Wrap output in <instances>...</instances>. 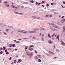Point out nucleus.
<instances>
[{"instance_id": "f257e3e1", "label": "nucleus", "mask_w": 65, "mask_h": 65, "mask_svg": "<svg viewBox=\"0 0 65 65\" xmlns=\"http://www.w3.org/2000/svg\"><path fill=\"white\" fill-rule=\"evenodd\" d=\"M25 51L26 52V54H27L28 56H30L31 57V56H32L33 55V53L31 52L30 54V53L26 50L25 49Z\"/></svg>"}, {"instance_id": "f03ea898", "label": "nucleus", "mask_w": 65, "mask_h": 65, "mask_svg": "<svg viewBox=\"0 0 65 65\" xmlns=\"http://www.w3.org/2000/svg\"><path fill=\"white\" fill-rule=\"evenodd\" d=\"M39 30V29H37V28H34L32 29V30H33V31H38Z\"/></svg>"}, {"instance_id": "7ed1b4c3", "label": "nucleus", "mask_w": 65, "mask_h": 65, "mask_svg": "<svg viewBox=\"0 0 65 65\" xmlns=\"http://www.w3.org/2000/svg\"><path fill=\"white\" fill-rule=\"evenodd\" d=\"M31 18L32 19H38V17H35L32 16L31 17Z\"/></svg>"}, {"instance_id": "20e7f679", "label": "nucleus", "mask_w": 65, "mask_h": 65, "mask_svg": "<svg viewBox=\"0 0 65 65\" xmlns=\"http://www.w3.org/2000/svg\"><path fill=\"white\" fill-rule=\"evenodd\" d=\"M11 7H13V8H15L16 9H18V7L14 6H13V5H11Z\"/></svg>"}, {"instance_id": "39448f33", "label": "nucleus", "mask_w": 65, "mask_h": 65, "mask_svg": "<svg viewBox=\"0 0 65 65\" xmlns=\"http://www.w3.org/2000/svg\"><path fill=\"white\" fill-rule=\"evenodd\" d=\"M60 42H61V44H62V45H65V43H64V42L62 41V40L60 41Z\"/></svg>"}, {"instance_id": "423d86ee", "label": "nucleus", "mask_w": 65, "mask_h": 65, "mask_svg": "<svg viewBox=\"0 0 65 65\" xmlns=\"http://www.w3.org/2000/svg\"><path fill=\"white\" fill-rule=\"evenodd\" d=\"M21 61H22V60L19 59L18 60L17 63H20L21 62Z\"/></svg>"}, {"instance_id": "0eeeda50", "label": "nucleus", "mask_w": 65, "mask_h": 65, "mask_svg": "<svg viewBox=\"0 0 65 65\" xmlns=\"http://www.w3.org/2000/svg\"><path fill=\"white\" fill-rule=\"evenodd\" d=\"M14 42H16V43H20V42L19 41H16L15 40H14Z\"/></svg>"}, {"instance_id": "6e6552de", "label": "nucleus", "mask_w": 65, "mask_h": 65, "mask_svg": "<svg viewBox=\"0 0 65 65\" xmlns=\"http://www.w3.org/2000/svg\"><path fill=\"white\" fill-rule=\"evenodd\" d=\"M48 24H49L50 25H55V24L53 23H48Z\"/></svg>"}, {"instance_id": "1a4fd4ad", "label": "nucleus", "mask_w": 65, "mask_h": 65, "mask_svg": "<svg viewBox=\"0 0 65 65\" xmlns=\"http://www.w3.org/2000/svg\"><path fill=\"white\" fill-rule=\"evenodd\" d=\"M49 53L50 54H51V55H54L55 54V53H54L50 51H49Z\"/></svg>"}, {"instance_id": "9d476101", "label": "nucleus", "mask_w": 65, "mask_h": 65, "mask_svg": "<svg viewBox=\"0 0 65 65\" xmlns=\"http://www.w3.org/2000/svg\"><path fill=\"white\" fill-rule=\"evenodd\" d=\"M18 31L20 32H23V30H21V29H19L18 30Z\"/></svg>"}, {"instance_id": "9b49d317", "label": "nucleus", "mask_w": 65, "mask_h": 65, "mask_svg": "<svg viewBox=\"0 0 65 65\" xmlns=\"http://www.w3.org/2000/svg\"><path fill=\"white\" fill-rule=\"evenodd\" d=\"M29 51H32V50H33V49L32 48H29Z\"/></svg>"}, {"instance_id": "f8f14e48", "label": "nucleus", "mask_w": 65, "mask_h": 65, "mask_svg": "<svg viewBox=\"0 0 65 65\" xmlns=\"http://www.w3.org/2000/svg\"><path fill=\"white\" fill-rule=\"evenodd\" d=\"M22 32H23V33H27V31L26 30H23Z\"/></svg>"}, {"instance_id": "ddd939ff", "label": "nucleus", "mask_w": 65, "mask_h": 65, "mask_svg": "<svg viewBox=\"0 0 65 65\" xmlns=\"http://www.w3.org/2000/svg\"><path fill=\"white\" fill-rule=\"evenodd\" d=\"M36 32L34 31H31V33H35Z\"/></svg>"}, {"instance_id": "4468645a", "label": "nucleus", "mask_w": 65, "mask_h": 65, "mask_svg": "<svg viewBox=\"0 0 65 65\" xmlns=\"http://www.w3.org/2000/svg\"><path fill=\"white\" fill-rule=\"evenodd\" d=\"M40 30H44V28H40Z\"/></svg>"}, {"instance_id": "2eb2a0df", "label": "nucleus", "mask_w": 65, "mask_h": 65, "mask_svg": "<svg viewBox=\"0 0 65 65\" xmlns=\"http://www.w3.org/2000/svg\"><path fill=\"white\" fill-rule=\"evenodd\" d=\"M48 37H49V38H51V36H50V34H48Z\"/></svg>"}, {"instance_id": "dca6fc26", "label": "nucleus", "mask_w": 65, "mask_h": 65, "mask_svg": "<svg viewBox=\"0 0 65 65\" xmlns=\"http://www.w3.org/2000/svg\"><path fill=\"white\" fill-rule=\"evenodd\" d=\"M12 46V44H9V47H11Z\"/></svg>"}, {"instance_id": "f3484780", "label": "nucleus", "mask_w": 65, "mask_h": 65, "mask_svg": "<svg viewBox=\"0 0 65 65\" xmlns=\"http://www.w3.org/2000/svg\"><path fill=\"white\" fill-rule=\"evenodd\" d=\"M41 60H40V59H39L38 60V61L39 62H41Z\"/></svg>"}, {"instance_id": "a211bd4d", "label": "nucleus", "mask_w": 65, "mask_h": 65, "mask_svg": "<svg viewBox=\"0 0 65 65\" xmlns=\"http://www.w3.org/2000/svg\"><path fill=\"white\" fill-rule=\"evenodd\" d=\"M65 19H63L62 21H61V22L62 23V22H62V23H63L64 22H65Z\"/></svg>"}, {"instance_id": "6ab92c4d", "label": "nucleus", "mask_w": 65, "mask_h": 65, "mask_svg": "<svg viewBox=\"0 0 65 65\" xmlns=\"http://www.w3.org/2000/svg\"><path fill=\"white\" fill-rule=\"evenodd\" d=\"M34 58L35 59H38V57H37L36 56H35Z\"/></svg>"}, {"instance_id": "aec40b11", "label": "nucleus", "mask_w": 65, "mask_h": 65, "mask_svg": "<svg viewBox=\"0 0 65 65\" xmlns=\"http://www.w3.org/2000/svg\"><path fill=\"white\" fill-rule=\"evenodd\" d=\"M8 50H12V49L10 48H8Z\"/></svg>"}, {"instance_id": "412c9836", "label": "nucleus", "mask_w": 65, "mask_h": 65, "mask_svg": "<svg viewBox=\"0 0 65 65\" xmlns=\"http://www.w3.org/2000/svg\"><path fill=\"white\" fill-rule=\"evenodd\" d=\"M52 30H53V31H56V29L54 28H53V29H52Z\"/></svg>"}, {"instance_id": "4be33fe9", "label": "nucleus", "mask_w": 65, "mask_h": 65, "mask_svg": "<svg viewBox=\"0 0 65 65\" xmlns=\"http://www.w3.org/2000/svg\"><path fill=\"white\" fill-rule=\"evenodd\" d=\"M30 47H34V46L33 45H30Z\"/></svg>"}, {"instance_id": "5701e85b", "label": "nucleus", "mask_w": 65, "mask_h": 65, "mask_svg": "<svg viewBox=\"0 0 65 65\" xmlns=\"http://www.w3.org/2000/svg\"><path fill=\"white\" fill-rule=\"evenodd\" d=\"M28 33H32V31H30V30H28Z\"/></svg>"}, {"instance_id": "b1692460", "label": "nucleus", "mask_w": 65, "mask_h": 65, "mask_svg": "<svg viewBox=\"0 0 65 65\" xmlns=\"http://www.w3.org/2000/svg\"><path fill=\"white\" fill-rule=\"evenodd\" d=\"M38 56L39 58H41V56L40 55H38Z\"/></svg>"}, {"instance_id": "393cba45", "label": "nucleus", "mask_w": 65, "mask_h": 65, "mask_svg": "<svg viewBox=\"0 0 65 65\" xmlns=\"http://www.w3.org/2000/svg\"><path fill=\"white\" fill-rule=\"evenodd\" d=\"M16 62H17V61H16V60H15L14 61V64H15V63H16Z\"/></svg>"}, {"instance_id": "a878e982", "label": "nucleus", "mask_w": 65, "mask_h": 65, "mask_svg": "<svg viewBox=\"0 0 65 65\" xmlns=\"http://www.w3.org/2000/svg\"><path fill=\"white\" fill-rule=\"evenodd\" d=\"M54 27H55V28H58V26H57L56 25L54 26Z\"/></svg>"}, {"instance_id": "bb28decb", "label": "nucleus", "mask_w": 65, "mask_h": 65, "mask_svg": "<svg viewBox=\"0 0 65 65\" xmlns=\"http://www.w3.org/2000/svg\"><path fill=\"white\" fill-rule=\"evenodd\" d=\"M35 52L36 54H37V51H36V50H35Z\"/></svg>"}, {"instance_id": "cd10ccee", "label": "nucleus", "mask_w": 65, "mask_h": 65, "mask_svg": "<svg viewBox=\"0 0 65 65\" xmlns=\"http://www.w3.org/2000/svg\"><path fill=\"white\" fill-rule=\"evenodd\" d=\"M55 33L54 34H53L52 36V37H54V36H55Z\"/></svg>"}, {"instance_id": "c85d7f7f", "label": "nucleus", "mask_w": 65, "mask_h": 65, "mask_svg": "<svg viewBox=\"0 0 65 65\" xmlns=\"http://www.w3.org/2000/svg\"><path fill=\"white\" fill-rule=\"evenodd\" d=\"M63 30H65V27L64 26H63Z\"/></svg>"}, {"instance_id": "c756f323", "label": "nucleus", "mask_w": 65, "mask_h": 65, "mask_svg": "<svg viewBox=\"0 0 65 65\" xmlns=\"http://www.w3.org/2000/svg\"><path fill=\"white\" fill-rule=\"evenodd\" d=\"M50 29H51V30H53V28L52 27H50Z\"/></svg>"}, {"instance_id": "7c9ffc66", "label": "nucleus", "mask_w": 65, "mask_h": 65, "mask_svg": "<svg viewBox=\"0 0 65 65\" xmlns=\"http://www.w3.org/2000/svg\"><path fill=\"white\" fill-rule=\"evenodd\" d=\"M6 55H8L9 54V53L8 52H7L6 53Z\"/></svg>"}, {"instance_id": "2f4dec72", "label": "nucleus", "mask_w": 65, "mask_h": 65, "mask_svg": "<svg viewBox=\"0 0 65 65\" xmlns=\"http://www.w3.org/2000/svg\"><path fill=\"white\" fill-rule=\"evenodd\" d=\"M47 56H51V55L48 54H47Z\"/></svg>"}, {"instance_id": "473e14b6", "label": "nucleus", "mask_w": 65, "mask_h": 65, "mask_svg": "<svg viewBox=\"0 0 65 65\" xmlns=\"http://www.w3.org/2000/svg\"><path fill=\"white\" fill-rule=\"evenodd\" d=\"M42 40H43V41H44V39L42 37Z\"/></svg>"}, {"instance_id": "72a5a7b5", "label": "nucleus", "mask_w": 65, "mask_h": 65, "mask_svg": "<svg viewBox=\"0 0 65 65\" xmlns=\"http://www.w3.org/2000/svg\"><path fill=\"white\" fill-rule=\"evenodd\" d=\"M0 53L1 54H2L3 53V52H2V51H1V52Z\"/></svg>"}, {"instance_id": "f704fd0d", "label": "nucleus", "mask_w": 65, "mask_h": 65, "mask_svg": "<svg viewBox=\"0 0 65 65\" xmlns=\"http://www.w3.org/2000/svg\"><path fill=\"white\" fill-rule=\"evenodd\" d=\"M48 43H52V41H49L48 42Z\"/></svg>"}, {"instance_id": "c9c22d12", "label": "nucleus", "mask_w": 65, "mask_h": 65, "mask_svg": "<svg viewBox=\"0 0 65 65\" xmlns=\"http://www.w3.org/2000/svg\"><path fill=\"white\" fill-rule=\"evenodd\" d=\"M56 51H57V52H60V51H59V50H58L56 49Z\"/></svg>"}, {"instance_id": "e433bc0d", "label": "nucleus", "mask_w": 65, "mask_h": 65, "mask_svg": "<svg viewBox=\"0 0 65 65\" xmlns=\"http://www.w3.org/2000/svg\"><path fill=\"white\" fill-rule=\"evenodd\" d=\"M59 35H58L57 37V38H59Z\"/></svg>"}, {"instance_id": "4c0bfd02", "label": "nucleus", "mask_w": 65, "mask_h": 65, "mask_svg": "<svg viewBox=\"0 0 65 65\" xmlns=\"http://www.w3.org/2000/svg\"><path fill=\"white\" fill-rule=\"evenodd\" d=\"M12 46H13V47H14V46H15V44H14L13 45H12Z\"/></svg>"}, {"instance_id": "58836bf2", "label": "nucleus", "mask_w": 65, "mask_h": 65, "mask_svg": "<svg viewBox=\"0 0 65 65\" xmlns=\"http://www.w3.org/2000/svg\"><path fill=\"white\" fill-rule=\"evenodd\" d=\"M47 7H48V6H49V5L48 4H47Z\"/></svg>"}, {"instance_id": "ea45409f", "label": "nucleus", "mask_w": 65, "mask_h": 65, "mask_svg": "<svg viewBox=\"0 0 65 65\" xmlns=\"http://www.w3.org/2000/svg\"><path fill=\"white\" fill-rule=\"evenodd\" d=\"M36 5H37V4H38V2H36Z\"/></svg>"}, {"instance_id": "a19ab883", "label": "nucleus", "mask_w": 65, "mask_h": 65, "mask_svg": "<svg viewBox=\"0 0 65 65\" xmlns=\"http://www.w3.org/2000/svg\"><path fill=\"white\" fill-rule=\"evenodd\" d=\"M8 30H9V29H6V31H7V32H8Z\"/></svg>"}, {"instance_id": "79ce46f5", "label": "nucleus", "mask_w": 65, "mask_h": 65, "mask_svg": "<svg viewBox=\"0 0 65 65\" xmlns=\"http://www.w3.org/2000/svg\"><path fill=\"white\" fill-rule=\"evenodd\" d=\"M11 58H12L11 57H10L9 59V60H10L11 59Z\"/></svg>"}, {"instance_id": "37998d69", "label": "nucleus", "mask_w": 65, "mask_h": 65, "mask_svg": "<svg viewBox=\"0 0 65 65\" xmlns=\"http://www.w3.org/2000/svg\"><path fill=\"white\" fill-rule=\"evenodd\" d=\"M31 3H34V1H31Z\"/></svg>"}, {"instance_id": "c03bdc74", "label": "nucleus", "mask_w": 65, "mask_h": 65, "mask_svg": "<svg viewBox=\"0 0 65 65\" xmlns=\"http://www.w3.org/2000/svg\"><path fill=\"white\" fill-rule=\"evenodd\" d=\"M44 1H42V3H42H42H44Z\"/></svg>"}, {"instance_id": "a18cd8bd", "label": "nucleus", "mask_w": 65, "mask_h": 65, "mask_svg": "<svg viewBox=\"0 0 65 65\" xmlns=\"http://www.w3.org/2000/svg\"><path fill=\"white\" fill-rule=\"evenodd\" d=\"M41 3H39L38 4V5H40V4H41Z\"/></svg>"}, {"instance_id": "49530a36", "label": "nucleus", "mask_w": 65, "mask_h": 65, "mask_svg": "<svg viewBox=\"0 0 65 65\" xmlns=\"http://www.w3.org/2000/svg\"><path fill=\"white\" fill-rule=\"evenodd\" d=\"M50 17H52V14H51L50 15Z\"/></svg>"}, {"instance_id": "de8ad7c7", "label": "nucleus", "mask_w": 65, "mask_h": 65, "mask_svg": "<svg viewBox=\"0 0 65 65\" xmlns=\"http://www.w3.org/2000/svg\"><path fill=\"white\" fill-rule=\"evenodd\" d=\"M7 7H9V5H8L7 6Z\"/></svg>"}, {"instance_id": "09e8293b", "label": "nucleus", "mask_w": 65, "mask_h": 65, "mask_svg": "<svg viewBox=\"0 0 65 65\" xmlns=\"http://www.w3.org/2000/svg\"><path fill=\"white\" fill-rule=\"evenodd\" d=\"M53 47H54V48H55V45H53Z\"/></svg>"}, {"instance_id": "8fccbe9b", "label": "nucleus", "mask_w": 65, "mask_h": 65, "mask_svg": "<svg viewBox=\"0 0 65 65\" xmlns=\"http://www.w3.org/2000/svg\"><path fill=\"white\" fill-rule=\"evenodd\" d=\"M19 40H22V39H19Z\"/></svg>"}, {"instance_id": "3c124183", "label": "nucleus", "mask_w": 65, "mask_h": 65, "mask_svg": "<svg viewBox=\"0 0 65 65\" xmlns=\"http://www.w3.org/2000/svg\"><path fill=\"white\" fill-rule=\"evenodd\" d=\"M7 50H6L5 51V52H7Z\"/></svg>"}, {"instance_id": "603ef678", "label": "nucleus", "mask_w": 65, "mask_h": 65, "mask_svg": "<svg viewBox=\"0 0 65 65\" xmlns=\"http://www.w3.org/2000/svg\"><path fill=\"white\" fill-rule=\"evenodd\" d=\"M19 14H21V15H22V14H23L20 13H19Z\"/></svg>"}, {"instance_id": "864d4df0", "label": "nucleus", "mask_w": 65, "mask_h": 65, "mask_svg": "<svg viewBox=\"0 0 65 65\" xmlns=\"http://www.w3.org/2000/svg\"><path fill=\"white\" fill-rule=\"evenodd\" d=\"M3 48H4V50H5V47H3Z\"/></svg>"}, {"instance_id": "5fc2aeb1", "label": "nucleus", "mask_w": 65, "mask_h": 65, "mask_svg": "<svg viewBox=\"0 0 65 65\" xmlns=\"http://www.w3.org/2000/svg\"><path fill=\"white\" fill-rule=\"evenodd\" d=\"M11 34H13V31L11 32Z\"/></svg>"}, {"instance_id": "6e6d98bb", "label": "nucleus", "mask_w": 65, "mask_h": 65, "mask_svg": "<svg viewBox=\"0 0 65 65\" xmlns=\"http://www.w3.org/2000/svg\"><path fill=\"white\" fill-rule=\"evenodd\" d=\"M51 5H53V3H51Z\"/></svg>"}, {"instance_id": "4d7b16f0", "label": "nucleus", "mask_w": 65, "mask_h": 65, "mask_svg": "<svg viewBox=\"0 0 65 65\" xmlns=\"http://www.w3.org/2000/svg\"><path fill=\"white\" fill-rule=\"evenodd\" d=\"M10 28H13V27H12V26H11V27H10Z\"/></svg>"}, {"instance_id": "13d9d810", "label": "nucleus", "mask_w": 65, "mask_h": 65, "mask_svg": "<svg viewBox=\"0 0 65 65\" xmlns=\"http://www.w3.org/2000/svg\"><path fill=\"white\" fill-rule=\"evenodd\" d=\"M7 2H4V3H7Z\"/></svg>"}, {"instance_id": "bf43d9fd", "label": "nucleus", "mask_w": 65, "mask_h": 65, "mask_svg": "<svg viewBox=\"0 0 65 65\" xmlns=\"http://www.w3.org/2000/svg\"><path fill=\"white\" fill-rule=\"evenodd\" d=\"M63 4H65V2L64 1L63 2Z\"/></svg>"}, {"instance_id": "052dcab7", "label": "nucleus", "mask_w": 65, "mask_h": 65, "mask_svg": "<svg viewBox=\"0 0 65 65\" xmlns=\"http://www.w3.org/2000/svg\"><path fill=\"white\" fill-rule=\"evenodd\" d=\"M34 39H35V37H33Z\"/></svg>"}, {"instance_id": "680f3d73", "label": "nucleus", "mask_w": 65, "mask_h": 65, "mask_svg": "<svg viewBox=\"0 0 65 65\" xmlns=\"http://www.w3.org/2000/svg\"><path fill=\"white\" fill-rule=\"evenodd\" d=\"M56 58H57V57H55L54 58V59H56Z\"/></svg>"}, {"instance_id": "e2e57ef3", "label": "nucleus", "mask_w": 65, "mask_h": 65, "mask_svg": "<svg viewBox=\"0 0 65 65\" xmlns=\"http://www.w3.org/2000/svg\"><path fill=\"white\" fill-rule=\"evenodd\" d=\"M46 15L47 16V17H48V15Z\"/></svg>"}, {"instance_id": "0e129e2a", "label": "nucleus", "mask_w": 65, "mask_h": 65, "mask_svg": "<svg viewBox=\"0 0 65 65\" xmlns=\"http://www.w3.org/2000/svg\"><path fill=\"white\" fill-rule=\"evenodd\" d=\"M4 34H5V35L6 34V33H5L4 32Z\"/></svg>"}, {"instance_id": "69168bd1", "label": "nucleus", "mask_w": 65, "mask_h": 65, "mask_svg": "<svg viewBox=\"0 0 65 65\" xmlns=\"http://www.w3.org/2000/svg\"><path fill=\"white\" fill-rule=\"evenodd\" d=\"M17 50H18V49H15V51H17Z\"/></svg>"}, {"instance_id": "338daca9", "label": "nucleus", "mask_w": 65, "mask_h": 65, "mask_svg": "<svg viewBox=\"0 0 65 65\" xmlns=\"http://www.w3.org/2000/svg\"><path fill=\"white\" fill-rule=\"evenodd\" d=\"M45 18H46V17H47V16H46V15H45Z\"/></svg>"}, {"instance_id": "774afa93", "label": "nucleus", "mask_w": 65, "mask_h": 65, "mask_svg": "<svg viewBox=\"0 0 65 65\" xmlns=\"http://www.w3.org/2000/svg\"><path fill=\"white\" fill-rule=\"evenodd\" d=\"M42 36H44V34H42Z\"/></svg>"}]
</instances>
